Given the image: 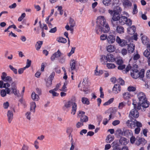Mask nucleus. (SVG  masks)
Returning a JSON list of instances; mask_svg holds the SVG:
<instances>
[{
  "label": "nucleus",
  "mask_w": 150,
  "mask_h": 150,
  "mask_svg": "<svg viewBox=\"0 0 150 150\" xmlns=\"http://www.w3.org/2000/svg\"><path fill=\"white\" fill-rule=\"evenodd\" d=\"M121 11L122 8L119 6L116 7L113 10L110 9L108 10V13L112 17L111 22L113 27H115L117 25V21H118L120 18Z\"/></svg>",
  "instance_id": "obj_1"
},
{
  "label": "nucleus",
  "mask_w": 150,
  "mask_h": 150,
  "mask_svg": "<svg viewBox=\"0 0 150 150\" xmlns=\"http://www.w3.org/2000/svg\"><path fill=\"white\" fill-rule=\"evenodd\" d=\"M101 18L96 22L97 24L95 30L97 34H99L100 31L107 33L110 30L109 25L106 23L105 20L104 19V16H102Z\"/></svg>",
  "instance_id": "obj_2"
},
{
  "label": "nucleus",
  "mask_w": 150,
  "mask_h": 150,
  "mask_svg": "<svg viewBox=\"0 0 150 150\" xmlns=\"http://www.w3.org/2000/svg\"><path fill=\"white\" fill-rule=\"evenodd\" d=\"M137 97L139 100L137 106V109L138 110H140L141 107L143 108H146L149 106V102L147 101L144 93L142 92L139 93L137 94Z\"/></svg>",
  "instance_id": "obj_3"
},
{
  "label": "nucleus",
  "mask_w": 150,
  "mask_h": 150,
  "mask_svg": "<svg viewBox=\"0 0 150 150\" xmlns=\"http://www.w3.org/2000/svg\"><path fill=\"white\" fill-rule=\"evenodd\" d=\"M7 94L10 95V92L13 93L15 96L20 97L21 96V95L19 93V91L17 89L16 83L15 82H12L11 84V87L10 88H6Z\"/></svg>",
  "instance_id": "obj_4"
},
{
  "label": "nucleus",
  "mask_w": 150,
  "mask_h": 150,
  "mask_svg": "<svg viewBox=\"0 0 150 150\" xmlns=\"http://www.w3.org/2000/svg\"><path fill=\"white\" fill-rule=\"evenodd\" d=\"M131 75L133 78L136 79L139 77L143 78L144 76V71H141L139 72L137 69H131L130 70Z\"/></svg>",
  "instance_id": "obj_5"
},
{
  "label": "nucleus",
  "mask_w": 150,
  "mask_h": 150,
  "mask_svg": "<svg viewBox=\"0 0 150 150\" xmlns=\"http://www.w3.org/2000/svg\"><path fill=\"white\" fill-rule=\"evenodd\" d=\"M71 105H72V107L71 114L74 115L77 109V105L75 103L73 102L71 100L68 101L65 103L64 106L66 108H68L70 107Z\"/></svg>",
  "instance_id": "obj_6"
},
{
  "label": "nucleus",
  "mask_w": 150,
  "mask_h": 150,
  "mask_svg": "<svg viewBox=\"0 0 150 150\" xmlns=\"http://www.w3.org/2000/svg\"><path fill=\"white\" fill-rule=\"evenodd\" d=\"M120 24L121 25H123L126 24L128 26H130L132 24V21L130 19L124 16H121L118 21Z\"/></svg>",
  "instance_id": "obj_7"
},
{
  "label": "nucleus",
  "mask_w": 150,
  "mask_h": 150,
  "mask_svg": "<svg viewBox=\"0 0 150 150\" xmlns=\"http://www.w3.org/2000/svg\"><path fill=\"white\" fill-rule=\"evenodd\" d=\"M135 119L132 118L128 120L126 122V124L127 127L131 129H134L136 127Z\"/></svg>",
  "instance_id": "obj_8"
},
{
  "label": "nucleus",
  "mask_w": 150,
  "mask_h": 150,
  "mask_svg": "<svg viewBox=\"0 0 150 150\" xmlns=\"http://www.w3.org/2000/svg\"><path fill=\"white\" fill-rule=\"evenodd\" d=\"M7 121L9 123L11 122L13 117V114L12 110H8L7 113Z\"/></svg>",
  "instance_id": "obj_9"
},
{
  "label": "nucleus",
  "mask_w": 150,
  "mask_h": 150,
  "mask_svg": "<svg viewBox=\"0 0 150 150\" xmlns=\"http://www.w3.org/2000/svg\"><path fill=\"white\" fill-rule=\"evenodd\" d=\"M62 54L59 50H58L57 52H54L51 56L50 59L51 61H54L56 58L59 57Z\"/></svg>",
  "instance_id": "obj_10"
},
{
  "label": "nucleus",
  "mask_w": 150,
  "mask_h": 150,
  "mask_svg": "<svg viewBox=\"0 0 150 150\" xmlns=\"http://www.w3.org/2000/svg\"><path fill=\"white\" fill-rule=\"evenodd\" d=\"M121 87L119 84H115L112 88L113 93L115 94L119 93L121 91Z\"/></svg>",
  "instance_id": "obj_11"
},
{
  "label": "nucleus",
  "mask_w": 150,
  "mask_h": 150,
  "mask_svg": "<svg viewBox=\"0 0 150 150\" xmlns=\"http://www.w3.org/2000/svg\"><path fill=\"white\" fill-rule=\"evenodd\" d=\"M130 115L135 118H138L139 115V112L136 108L132 109L130 113Z\"/></svg>",
  "instance_id": "obj_12"
},
{
  "label": "nucleus",
  "mask_w": 150,
  "mask_h": 150,
  "mask_svg": "<svg viewBox=\"0 0 150 150\" xmlns=\"http://www.w3.org/2000/svg\"><path fill=\"white\" fill-rule=\"evenodd\" d=\"M146 143V141L143 138L139 139L137 141H136V144L139 146L141 144L144 145Z\"/></svg>",
  "instance_id": "obj_13"
},
{
  "label": "nucleus",
  "mask_w": 150,
  "mask_h": 150,
  "mask_svg": "<svg viewBox=\"0 0 150 150\" xmlns=\"http://www.w3.org/2000/svg\"><path fill=\"white\" fill-rule=\"evenodd\" d=\"M115 37L114 35H110L108 37L107 41L109 44H112L115 42Z\"/></svg>",
  "instance_id": "obj_14"
},
{
  "label": "nucleus",
  "mask_w": 150,
  "mask_h": 150,
  "mask_svg": "<svg viewBox=\"0 0 150 150\" xmlns=\"http://www.w3.org/2000/svg\"><path fill=\"white\" fill-rule=\"evenodd\" d=\"M135 31L136 27L134 25H133L130 27L128 28L127 29V31L128 33L130 35L134 34L135 32Z\"/></svg>",
  "instance_id": "obj_15"
},
{
  "label": "nucleus",
  "mask_w": 150,
  "mask_h": 150,
  "mask_svg": "<svg viewBox=\"0 0 150 150\" xmlns=\"http://www.w3.org/2000/svg\"><path fill=\"white\" fill-rule=\"evenodd\" d=\"M124 6L126 8H129L132 5V3L129 0H124L123 3Z\"/></svg>",
  "instance_id": "obj_16"
},
{
  "label": "nucleus",
  "mask_w": 150,
  "mask_h": 150,
  "mask_svg": "<svg viewBox=\"0 0 150 150\" xmlns=\"http://www.w3.org/2000/svg\"><path fill=\"white\" fill-rule=\"evenodd\" d=\"M100 61L103 64H105L108 61L107 55L105 56L104 55L100 56Z\"/></svg>",
  "instance_id": "obj_17"
},
{
  "label": "nucleus",
  "mask_w": 150,
  "mask_h": 150,
  "mask_svg": "<svg viewBox=\"0 0 150 150\" xmlns=\"http://www.w3.org/2000/svg\"><path fill=\"white\" fill-rule=\"evenodd\" d=\"M76 62L74 60H71L70 62V65L71 69V71L75 70L76 69Z\"/></svg>",
  "instance_id": "obj_18"
},
{
  "label": "nucleus",
  "mask_w": 150,
  "mask_h": 150,
  "mask_svg": "<svg viewBox=\"0 0 150 150\" xmlns=\"http://www.w3.org/2000/svg\"><path fill=\"white\" fill-rule=\"evenodd\" d=\"M116 31L118 33L122 34L124 33V29L122 26L118 25L116 27Z\"/></svg>",
  "instance_id": "obj_19"
},
{
  "label": "nucleus",
  "mask_w": 150,
  "mask_h": 150,
  "mask_svg": "<svg viewBox=\"0 0 150 150\" xmlns=\"http://www.w3.org/2000/svg\"><path fill=\"white\" fill-rule=\"evenodd\" d=\"M135 47L134 45L133 44H131L128 45L127 50L129 53H132L133 52Z\"/></svg>",
  "instance_id": "obj_20"
},
{
  "label": "nucleus",
  "mask_w": 150,
  "mask_h": 150,
  "mask_svg": "<svg viewBox=\"0 0 150 150\" xmlns=\"http://www.w3.org/2000/svg\"><path fill=\"white\" fill-rule=\"evenodd\" d=\"M108 61L111 62H114L115 60L113 55L109 53L107 54Z\"/></svg>",
  "instance_id": "obj_21"
},
{
  "label": "nucleus",
  "mask_w": 150,
  "mask_h": 150,
  "mask_svg": "<svg viewBox=\"0 0 150 150\" xmlns=\"http://www.w3.org/2000/svg\"><path fill=\"white\" fill-rule=\"evenodd\" d=\"M123 97L125 100H129L131 97V95L128 92H125L123 94Z\"/></svg>",
  "instance_id": "obj_22"
},
{
  "label": "nucleus",
  "mask_w": 150,
  "mask_h": 150,
  "mask_svg": "<svg viewBox=\"0 0 150 150\" xmlns=\"http://www.w3.org/2000/svg\"><path fill=\"white\" fill-rule=\"evenodd\" d=\"M119 142L121 145H125L127 144V139L125 137H121L120 139Z\"/></svg>",
  "instance_id": "obj_23"
},
{
  "label": "nucleus",
  "mask_w": 150,
  "mask_h": 150,
  "mask_svg": "<svg viewBox=\"0 0 150 150\" xmlns=\"http://www.w3.org/2000/svg\"><path fill=\"white\" fill-rule=\"evenodd\" d=\"M132 132L131 130L128 129H124L123 130V136L127 137L131 136L132 134Z\"/></svg>",
  "instance_id": "obj_24"
},
{
  "label": "nucleus",
  "mask_w": 150,
  "mask_h": 150,
  "mask_svg": "<svg viewBox=\"0 0 150 150\" xmlns=\"http://www.w3.org/2000/svg\"><path fill=\"white\" fill-rule=\"evenodd\" d=\"M142 43L144 44H147L149 42V39L146 36H144L142 37Z\"/></svg>",
  "instance_id": "obj_25"
},
{
  "label": "nucleus",
  "mask_w": 150,
  "mask_h": 150,
  "mask_svg": "<svg viewBox=\"0 0 150 150\" xmlns=\"http://www.w3.org/2000/svg\"><path fill=\"white\" fill-rule=\"evenodd\" d=\"M57 40L59 42L63 43H66L67 42V40L65 38L61 37L57 38Z\"/></svg>",
  "instance_id": "obj_26"
},
{
  "label": "nucleus",
  "mask_w": 150,
  "mask_h": 150,
  "mask_svg": "<svg viewBox=\"0 0 150 150\" xmlns=\"http://www.w3.org/2000/svg\"><path fill=\"white\" fill-rule=\"evenodd\" d=\"M36 108L35 103V102H31L30 104V111H33L34 113L35 112V109Z\"/></svg>",
  "instance_id": "obj_27"
},
{
  "label": "nucleus",
  "mask_w": 150,
  "mask_h": 150,
  "mask_svg": "<svg viewBox=\"0 0 150 150\" xmlns=\"http://www.w3.org/2000/svg\"><path fill=\"white\" fill-rule=\"evenodd\" d=\"M115 143L114 142H113V149L112 150H121V148L120 146V144L118 143H115Z\"/></svg>",
  "instance_id": "obj_28"
},
{
  "label": "nucleus",
  "mask_w": 150,
  "mask_h": 150,
  "mask_svg": "<svg viewBox=\"0 0 150 150\" xmlns=\"http://www.w3.org/2000/svg\"><path fill=\"white\" fill-rule=\"evenodd\" d=\"M115 47L114 46L112 45H109L107 47V51L110 52H114L115 50Z\"/></svg>",
  "instance_id": "obj_29"
},
{
  "label": "nucleus",
  "mask_w": 150,
  "mask_h": 150,
  "mask_svg": "<svg viewBox=\"0 0 150 150\" xmlns=\"http://www.w3.org/2000/svg\"><path fill=\"white\" fill-rule=\"evenodd\" d=\"M31 98L34 100L38 101L39 98L38 95L36 94L35 92H33L31 95Z\"/></svg>",
  "instance_id": "obj_30"
},
{
  "label": "nucleus",
  "mask_w": 150,
  "mask_h": 150,
  "mask_svg": "<svg viewBox=\"0 0 150 150\" xmlns=\"http://www.w3.org/2000/svg\"><path fill=\"white\" fill-rule=\"evenodd\" d=\"M127 42L125 40L122 39L118 43L119 45L121 47H124L127 45Z\"/></svg>",
  "instance_id": "obj_31"
},
{
  "label": "nucleus",
  "mask_w": 150,
  "mask_h": 150,
  "mask_svg": "<svg viewBox=\"0 0 150 150\" xmlns=\"http://www.w3.org/2000/svg\"><path fill=\"white\" fill-rule=\"evenodd\" d=\"M88 117L86 115H83L80 117V121L82 122H86L88 121Z\"/></svg>",
  "instance_id": "obj_32"
},
{
  "label": "nucleus",
  "mask_w": 150,
  "mask_h": 150,
  "mask_svg": "<svg viewBox=\"0 0 150 150\" xmlns=\"http://www.w3.org/2000/svg\"><path fill=\"white\" fill-rule=\"evenodd\" d=\"M114 140V137L110 135H108L106 139V142L108 143H110Z\"/></svg>",
  "instance_id": "obj_33"
},
{
  "label": "nucleus",
  "mask_w": 150,
  "mask_h": 150,
  "mask_svg": "<svg viewBox=\"0 0 150 150\" xmlns=\"http://www.w3.org/2000/svg\"><path fill=\"white\" fill-rule=\"evenodd\" d=\"M81 101L82 103L84 104L88 105L89 104V101L88 99L85 97H82L81 98Z\"/></svg>",
  "instance_id": "obj_34"
},
{
  "label": "nucleus",
  "mask_w": 150,
  "mask_h": 150,
  "mask_svg": "<svg viewBox=\"0 0 150 150\" xmlns=\"http://www.w3.org/2000/svg\"><path fill=\"white\" fill-rule=\"evenodd\" d=\"M42 44V41H39L37 42L35 45V47L37 50H39Z\"/></svg>",
  "instance_id": "obj_35"
},
{
  "label": "nucleus",
  "mask_w": 150,
  "mask_h": 150,
  "mask_svg": "<svg viewBox=\"0 0 150 150\" xmlns=\"http://www.w3.org/2000/svg\"><path fill=\"white\" fill-rule=\"evenodd\" d=\"M69 23L70 25V26L72 28L75 26L76 24L75 21L73 19L71 18H70Z\"/></svg>",
  "instance_id": "obj_36"
},
{
  "label": "nucleus",
  "mask_w": 150,
  "mask_h": 150,
  "mask_svg": "<svg viewBox=\"0 0 150 150\" xmlns=\"http://www.w3.org/2000/svg\"><path fill=\"white\" fill-rule=\"evenodd\" d=\"M112 0H102V3L105 6L109 5L111 2Z\"/></svg>",
  "instance_id": "obj_37"
},
{
  "label": "nucleus",
  "mask_w": 150,
  "mask_h": 150,
  "mask_svg": "<svg viewBox=\"0 0 150 150\" xmlns=\"http://www.w3.org/2000/svg\"><path fill=\"white\" fill-rule=\"evenodd\" d=\"M7 91L5 89H2L0 91V94L1 97H5L6 95Z\"/></svg>",
  "instance_id": "obj_38"
},
{
  "label": "nucleus",
  "mask_w": 150,
  "mask_h": 150,
  "mask_svg": "<svg viewBox=\"0 0 150 150\" xmlns=\"http://www.w3.org/2000/svg\"><path fill=\"white\" fill-rule=\"evenodd\" d=\"M98 66H97L95 70V74L96 75L99 76L102 74H103V71L102 70H100L99 71L97 70Z\"/></svg>",
  "instance_id": "obj_39"
},
{
  "label": "nucleus",
  "mask_w": 150,
  "mask_h": 150,
  "mask_svg": "<svg viewBox=\"0 0 150 150\" xmlns=\"http://www.w3.org/2000/svg\"><path fill=\"white\" fill-rule=\"evenodd\" d=\"M4 81L11 83L12 81V78L9 76H7L3 80Z\"/></svg>",
  "instance_id": "obj_40"
},
{
  "label": "nucleus",
  "mask_w": 150,
  "mask_h": 150,
  "mask_svg": "<svg viewBox=\"0 0 150 150\" xmlns=\"http://www.w3.org/2000/svg\"><path fill=\"white\" fill-rule=\"evenodd\" d=\"M133 6L134 7L133 9L132 13L133 14H135L137 13L138 10L136 4H133Z\"/></svg>",
  "instance_id": "obj_41"
},
{
  "label": "nucleus",
  "mask_w": 150,
  "mask_h": 150,
  "mask_svg": "<svg viewBox=\"0 0 150 150\" xmlns=\"http://www.w3.org/2000/svg\"><path fill=\"white\" fill-rule=\"evenodd\" d=\"M143 54L145 57L148 58L149 56L150 55V53L148 49H146L144 52Z\"/></svg>",
  "instance_id": "obj_42"
},
{
  "label": "nucleus",
  "mask_w": 150,
  "mask_h": 150,
  "mask_svg": "<svg viewBox=\"0 0 150 150\" xmlns=\"http://www.w3.org/2000/svg\"><path fill=\"white\" fill-rule=\"evenodd\" d=\"M113 98H111L108 101L104 103L103 105L104 106L108 105L112 103L113 101Z\"/></svg>",
  "instance_id": "obj_43"
},
{
  "label": "nucleus",
  "mask_w": 150,
  "mask_h": 150,
  "mask_svg": "<svg viewBox=\"0 0 150 150\" xmlns=\"http://www.w3.org/2000/svg\"><path fill=\"white\" fill-rule=\"evenodd\" d=\"M9 67L10 69L13 71L15 74H17V69H16L13 67V66L11 65H9Z\"/></svg>",
  "instance_id": "obj_44"
},
{
  "label": "nucleus",
  "mask_w": 150,
  "mask_h": 150,
  "mask_svg": "<svg viewBox=\"0 0 150 150\" xmlns=\"http://www.w3.org/2000/svg\"><path fill=\"white\" fill-rule=\"evenodd\" d=\"M136 90L135 87L132 86H129L127 88V90L129 91H134Z\"/></svg>",
  "instance_id": "obj_45"
},
{
  "label": "nucleus",
  "mask_w": 150,
  "mask_h": 150,
  "mask_svg": "<svg viewBox=\"0 0 150 150\" xmlns=\"http://www.w3.org/2000/svg\"><path fill=\"white\" fill-rule=\"evenodd\" d=\"M107 66L108 69H113L115 67V66L113 64L108 63L107 64Z\"/></svg>",
  "instance_id": "obj_46"
},
{
  "label": "nucleus",
  "mask_w": 150,
  "mask_h": 150,
  "mask_svg": "<svg viewBox=\"0 0 150 150\" xmlns=\"http://www.w3.org/2000/svg\"><path fill=\"white\" fill-rule=\"evenodd\" d=\"M88 78H85L83 79V81L82 82V85L83 86V87H86L87 86Z\"/></svg>",
  "instance_id": "obj_47"
},
{
  "label": "nucleus",
  "mask_w": 150,
  "mask_h": 150,
  "mask_svg": "<svg viewBox=\"0 0 150 150\" xmlns=\"http://www.w3.org/2000/svg\"><path fill=\"white\" fill-rule=\"evenodd\" d=\"M55 75V73L54 72H52L51 75L48 78V80H50L52 81V80L53 79Z\"/></svg>",
  "instance_id": "obj_48"
},
{
  "label": "nucleus",
  "mask_w": 150,
  "mask_h": 150,
  "mask_svg": "<svg viewBox=\"0 0 150 150\" xmlns=\"http://www.w3.org/2000/svg\"><path fill=\"white\" fill-rule=\"evenodd\" d=\"M73 129L71 127H68L67 128L66 132L68 135L71 134V133L73 131Z\"/></svg>",
  "instance_id": "obj_49"
},
{
  "label": "nucleus",
  "mask_w": 150,
  "mask_h": 150,
  "mask_svg": "<svg viewBox=\"0 0 150 150\" xmlns=\"http://www.w3.org/2000/svg\"><path fill=\"white\" fill-rule=\"evenodd\" d=\"M126 104V103L124 102L120 103L119 104L118 108L119 109H122L125 105Z\"/></svg>",
  "instance_id": "obj_50"
},
{
  "label": "nucleus",
  "mask_w": 150,
  "mask_h": 150,
  "mask_svg": "<svg viewBox=\"0 0 150 150\" xmlns=\"http://www.w3.org/2000/svg\"><path fill=\"white\" fill-rule=\"evenodd\" d=\"M107 36L106 34H102L100 36V39L101 40H104L107 39Z\"/></svg>",
  "instance_id": "obj_51"
},
{
  "label": "nucleus",
  "mask_w": 150,
  "mask_h": 150,
  "mask_svg": "<svg viewBox=\"0 0 150 150\" xmlns=\"http://www.w3.org/2000/svg\"><path fill=\"white\" fill-rule=\"evenodd\" d=\"M25 116L26 118L30 120L31 119V112H26L25 114Z\"/></svg>",
  "instance_id": "obj_52"
},
{
  "label": "nucleus",
  "mask_w": 150,
  "mask_h": 150,
  "mask_svg": "<svg viewBox=\"0 0 150 150\" xmlns=\"http://www.w3.org/2000/svg\"><path fill=\"white\" fill-rule=\"evenodd\" d=\"M131 67L129 65H128L126 67V69H125V70L123 71V73H126L127 72L129 71V70L130 69Z\"/></svg>",
  "instance_id": "obj_53"
},
{
  "label": "nucleus",
  "mask_w": 150,
  "mask_h": 150,
  "mask_svg": "<svg viewBox=\"0 0 150 150\" xmlns=\"http://www.w3.org/2000/svg\"><path fill=\"white\" fill-rule=\"evenodd\" d=\"M75 49L76 48L75 47H72L71 48L70 52L67 54L68 56L69 57H70L71 54L74 53Z\"/></svg>",
  "instance_id": "obj_54"
},
{
  "label": "nucleus",
  "mask_w": 150,
  "mask_h": 150,
  "mask_svg": "<svg viewBox=\"0 0 150 150\" xmlns=\"http://www.w3.org/2000/svg\"><path fill=\"white\" fill-rule=\"evenodd\" d=\"M26 62V65L25 67H24L26 69L29 67L31 65V60L29 59H27Z\"/></svg>",
  "instance_id": "obj_55"
},
{
  "label": "nucleus",
  "mask_w": 150,
  "mask_h": 150,
  "mask_svg": "<svg viewBox=\"0 0 150 150\" xmlns=\"http://www.w3.org/2000/svg\"><path fill=\"white\" fill-rule=\"evenodd\" d=\"M59 62L61 64H63L65 62V58L64 57L60 58L58 59Z\"/></svg>",
  "instance_id": "obj_56"
},
{
  "label": "nucleus",
  "mask_w": 150,
  "mask_h": 150,
  "mask_svg": "<svg viewBox=\"0 0 150 150\" xmlns=\"http://www.w3.org/2000/svg\"><path fill=\"white\" fill-rule=\"evenodd\" d=\"M49 92L50 93H52L53 96H57L59 95L58 93L54 91L53 90H50L49 91Z\"/></svg>",
  "instance_id": "obj_57"
},
{
  "label": "nucleus",
  "mask_w": 150,
  "mask_h": 150,
  "mask_svg": "<svg viewBox=\"0 0 150 150\" xmlns=\"http://www.w3.org/2000/svg\"><path fill=\"white\" fill-rule=\"evenodd\" d=\"M9 105L8 102H6L4 103L3 104V107L5 109H7L9 106Z\"/></svg>",
  "instance_id": "obj_58"
},
{
  "label": "nucleus",
  "mask_w": 150,
  "mask_h": 150,
  "mask_svg": "<svg viewBox=\"0 0 150 150\" xmlns=\"http://www.w3.org/2000/svg\"><path fill=\"white\" fill-rule=\"evenodd\" d=\"M120 123V120H116L112 122V125L114 126H115L119 125Z\"/></svg>",
  "instance_id": "obj_59"
},
{
  "label": "nucleus",
  "mask_w": 150,
  "mask_h": 150,
  "mask_svg": "<svg viewBox=\"0 0 150 150\" xmlns=\"http://www.w3.org/2000/svg\"><path fill=\"white\" fill-rule=\"evenodd\" d=\"M117 81L121 85H123L125 84L124 81L121 78H119L118 79H117Z\"/></svg>",
  "instance_id": "obj_60"
},
{
  "label": "nucleus",
  "mask_w": 150,
  "mask_h": 150,
  "mask_svg": "<svg viewBox=\"0 0 150 150\" xmlns=\"http://www.w3.org/2000/svg\"><path fill=\"white\" fill-rule=\"evenodd\" d=\"M125 65L124 64L120 65L118 67L117 69L119 70H123V69H125Z\"/></svg>",
  "instance_id": "obj_61"
},
{
  "label": "nucleus",
  "mask_w": 150,
  "mask_h": 150,
  "mask_svg": "<svg viewBox=\"0 0 150 150\" xmlns=\"http://www.w3.org/2000/svg\"><path fill=\"white\" fill-rule=\"evenodd\" d=\"M83 122H79L76 124V126L77 128H79L83 126Z\"/></svg>",
  "instance_id": "obj_62"
},
{
  "label": "nucleus",
  "mask_w": 150,
  "mask_h": 150,
  "mask_svg": "<svg viewBox=\"0 0 150 150\" xmlns=\"http://www.w3.org/2000/svg\"><path fill=\"white\" fill-rule=\"evenodd\" d=\"M136 126H137V127L140 128L142 126V124L140 122L137 121V120L136 121Z\"/></svg>",
  "instance_id": "obj_63"
},
{
  "label": "nucleus",
  "mask_w": 150,
  "mask_h": 150,
  "mask_svg": "<svg viewBox=\"0 0 150 150\" xmlns=\"http://www.w3.org/2000/svg\"><path fill=\"white\" fill-rule=\"evenodd\" d=\"M26 69L25 67H24L23 68H20L18 70V73L19 74H22L23 72V71Z\"/></svg>",
  "instance_id": "obj_64"
}]
</instances>
